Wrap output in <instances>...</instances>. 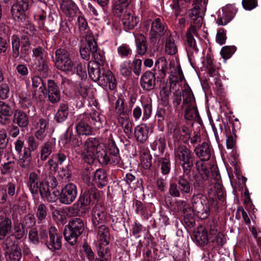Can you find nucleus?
I'll list each match as a JSON object with an SVG mask.
<instances>
[{
  "label": "nucleus",
  "instance_id": "f257e3e1",
  "mask_svg": "<svg viewBox=\"0 0 261 261\" xmlns=\"http://www.w3.org/2000/svg\"><path fill=\"white\" fill-rule=\"evenodd\" d=\"M194 5L189 14L191 23L193 25H191L186 33L185 46L188 56H193L198 52L194 35H197L196 28L201 26L203 19L200 15V11L205 8L204 3L201 0H195Z\"/></svg>",
  "mask_w": 261,
  "mask_h": 261
},
{
  "label": "nucleus",
  "instance_id": "f03ea898",
  "mask_svg": "<svg viewBox=\"0 0 261 261\" xmlns=\"http://www.w3.org/2000/svg\"><path fill=\"white\" fill-rule=\"evenodd\" d=\"M192 206L187 201L180 200L176 202L177 206L185 215L194 212L201 219L208 218L210 214L209 201L201 193H194L191 198Z\"/></svg>",
  "mask_w": 261,
  "mask_h": 261
},
{
  "label": "nucleus",
  "instance_id": "7ed1b4c3",
  "mask_svg": "<svg viewBox=\"0 0 261 261\" xmlns=\"http://www.w3.org/2000/svg\"><path fill=\"white\" fill-rule=\"evenodd\" d=\"M155 67L158 69V76L157 79L160 81H162L164 79L167 73H170V75L169 79H167L166 83L165 86L167 84L169 87L170 85V80L172 77H178L179 75H182V79L180 81L176 82V86L179 82L182 81L184 79V74L181 69L179 65H175V62L174 60H171L168 65V62L165 57H162L159 58L155 62Z\"/></svg>",
  "mask_w": 261,
  "mask_h": 261
},
{
  "label": "nucleus",
  "instance_id": "20e7f679",
  "mask_svg": "<svg viewBox=\"0 0 261 261\" xmlns=\"http://www.w3.org/2000/svg\"><path fill=\"white\" fill-rule=\"evenodd\" d=\"M182 79L181 75H178V77H173L170 80V85L168 87L167 84L163 86L160 91L161 102L163 107H159L155 114V117L158 122H162L167 119L170 114L169 108L168 107L169 102V96L172 89L176 87V82L180 81Z\"/></svg>",
  "mask_w": 261,
  "mask_h": 261
},
{
  "label": "nucleus",
  "instance_id": "39448f33",
  "mask_svg": "<svg viewBox=\"0 0 261 261\" xmlns=\"http://www.w3.org/2000/svg\"><path fill=\"white\" fill-rule=\"evenodd\" d=\"M174 159L181 165L185 173H188L194 165V155L192 151L187 146L177 144L174 148Z\"/></svg>",
  "mask_w": 261,
  "mask_h": 261
},
{
  "label": "nucleus",
  "instance_id": "423d86ee",
  "mask_svg": "<svg viewBox=\"0 0 261 261\" xmlns=\"http://www.w3.org/2000/svg\"><path fill=\"white\" fill-rule=\"evenodd\" d=\"M84 229L85 223L82 219L77 218L71 219L64 228L65 240L71 245L75 244L78 238L83 233Z\"/></svg>",
  "mask_w": 261,
  "mask_h": 261
},
{
  "label": "nucleus",
  "instance_id": "0eeeda50",
  "mask_svg": "<svg viewBox=\"0 0 261 261\" xmlns=\"http://www.w3.org/2000/svg\"><path fill=\"white\" fill-rule=\"evenodd\" d=\"M120 160L119 149L114 141L109 138L108 150L103 149L98 153V161L102 165L116 166L119 164Z\"/></svg>",
  "mask_w": 261,
  "mask_h": 261
},
{
  "label": "nucleus",
  "instance_id": "6e6552de",
  "mask_svg": "<svg viewBox=\"0 0 261 261\" xmlns=\"http://www.w3.org/2000/svg\"><path fill=\"white\" fill-rule=\"evenodd\" d=\"M181 109L184 110V116L187 120H192L198 116V113L196 107L195 99L190 88H186L182 90V103Z\"/></svg>",
  "mask_w": 261,
  "mask_h": 261
},
{
  "label": "nucleus",
  "instance_id": "1a4fd4ad",
  "mask_svg": "<svg viewBox=\"0 0 261 261\" xmlns=\"http://www.w3.org/2000/svg\"><path fill=\"white\" fill-rule=\"evenodd\" d=\"M99 139L96 137H90L84 143L83 156L86 162L92 163L95 159L98 160V153L102 150Z\"/></svg>",
  "mask_w": 261,
  "mask_h": 261
},
{
  "label": "nucleus",
  "instance_id": "9d476101",
  "mask_svg": "<svg viewBox=\"0 0 261 261\" xmlns=\"http://www.w3.org/2000/svg\"><path fill=\"white\" fill-rule=\"evenodd\" d=\"M150 24H151V29L149 35L151 42L160 39L164 35L167 36L168 33H171L168 30L167 27L162 18L159 17L153 20L149 19L145 22L144 25L147 27Z\"/></svg>",
  "mask_w": 261,
  "mask_h": 261
},
{
  "label": "nucleus",
  "instance_id": "9b49d317",
  "mask_svg": "<svg viewBox=\"0 0 261 261\" xmlns=\"http://www.w3.org/2000/svg\"><path fill=\"white\" fill-rule=\"evenodd\" d=\"M192 191L190 181L184 176H179L177 179V184L170 183L169 187V193L173 197H179L181 195L184 196Z\"/></svg>",
  "mask_w": 261,
  "mask_h": 261
},
{
  "label": "nucleus",
  "instance_id": "f8f14e48",
  "mask_svg": "<svg viewBox=\"0 0 261 261\" xmlns=\"http://www.w3.org/2000/svg\"><path fill=\"white\" fill-rule=\"evenodd\" d=\"M56 65L58 69L63 71H71L73 63L71 61L68 51L63 48L58 49L56 53Z\"/></svg>",
  "mask_w": 261,
  "mask_h": 261
},
{
  "label": "nucleus",
  "instance_id": "ddd939ff",
  "mask_svg": "<svg viewBox=\"0 0 261 261\" xmlns=\"http://www.w3.org/2000/svg\"><path fill=\"white\" fill-rule=\"evenodd\" d=\"M4 248L6 250L7 258L9 261H19L21 252L17 241H12L10 237H7L3 242Z\"/></svg>",
  "mask_w": 261,
  "mask_h": 261
},
{
  "label": "nucleus",
  "instance_id": "4468645a",
  "mask_svg": "<svg viewBox=\"0 0 261 261\" xmlns=\"http://www.w3.org/2000/svg\"><path fill=\"white\" fill-rule=\"evenodd\" d=\"M75 129L79 135L89 136L92 134L93 128L90 125L89 114L84 113L77 116Z\"/></svg>",
  "mask_w": 261,
  "mask_h": 261
},
{
  "label": "nucleus",
  "instance_id": "2eb2a0df",
  "mask_svg": "<svg viewBox=\"0 0 261 261\" xmlns=\"http://www.w3.org/2000/svg\"><path fill=\"white\" fill-rule=\"evenodd\" d=\"M77 195L76 186L72 183L67 184L61 190L59 201L62 204H70L74 201Z\"/></svg>",
  "mask_w": 261,
  "mask_h": 261
},
{
  "label": "nucleus",
  "instance_id": "dca6fc26",
  "mask_svg": "<svg viewBox=\"0 0 261 261\" xmlns=\"http://www.w3.org/2000/svg\"><path fill=\"white\" fill-rule=\"evenodd\" d=\"M48 239L45 242L46 246L52 252L59 250L62 247V236L55 227L51 226L48 229Z\"/></svg>",
  "mask_w": 261,
  "mask_h": 261
},
{
  "label": "nucleus",
  "instance_id": "f3484780",
  "mask_svg": "<svg viewBox=\"0 0 261 261\" xmlns=\"http://www.w3.org/2000/svg\"><path fill=\"white\" fill-rule=\"evenodd\" d=\"M11 7V13L14 18L18 21L25 19V12L29 9V0H15Z\"/></svg>",
  "mask_w": 261,
  "mask_h": 261
},
{
  "label": "nucleus",
  "instance_id": "a211bd4d",
  "mask_svg": "<svg viewBox=\"0 0 261 261\" xmlns=\"http://www.w3.org/2000/svg\"><path fill=\"white\" fill-rule=\"evenodd\" d=\"M107 213L101 203H96L92 210V222L94 226L103 224L107 221Z\"/></svg>",
  "mask_w": 261,
  "mask_h": 261
},
{
  "label": "nucleus",
  "instance_id": "6ab92c4d",
  "mask_svg": "<svg viewBox=\"0 0 261 261\" xmlns=\"http://www.w3.org/2000/svg\"><path fill=\"white\" fill-rule=\"evenodd\" d=\"M194 151L201 161L210 160L214 154V150L211 144L207 142H204L201 144L197 145L194 149Z\"/></svg>",
  "mask_w": 261,
  "mask_h": 261
},
{
  "label": "nucleus",
  "instance_id": "aec40b11",
  "mask_svg": "<svg viewBox=\"0 0 261 261\" xmlns=\"http://www.w3.org/2000/svg\"><path fill=\"white\" fill-rule=\"evenodd\" d=\"M48 100L52 104L59 102L61 99V92L57 84L53 80H48L47 83Z\"/></svg>",
  "mask_w": 261,
  "mask_h": 261
},
{
  "label": "nucleus",
  "instance_id": "412c9836",
  "mask_svg": "<svg viewBox=\"0 0 261 261\" xmlns=\"http://www.w3.org/2000/svg\"><path fill=\"white\" fill-rule=\"evenodd\" d=\"M98 84L105 88L113 90L117 85L116 81L112 72L109 70H103Z\"/></svg>",
  "mask_w": 261,
  "mask_h": 261
},
{
  "label": "nucleus",
  "instance_id": "4be33fe9",
  "mask_svg": "<svg viewBox=\"0 0 261 261\" xmlns=\"http://www.w3.org/2000/svg\"><path fill=\"white\" fill-rule=\"evenodd\" d=\"M48 124V120L43 118H39L35 122L34 135L38 141H43L47 136L46 130Z\"/></svg>",
  "mask_w": 261,
  "mask_h": 261
},
{
  "label": "nucleus",
  "instance_id": "5701e85b",
  "mask_svg": "<svg viewBox=\"0 0 261 261\" xmlns=\"http://www.w3.org/2000/svg\"><path fill=\"white\" fill-rule=\"evenodd\" d=\"M143 112L142 109L139 106H137L133 110V115L136 121L138 120L142 116L143 121L147 120L152 113V105L151 103H144L142 104Z\"/></svg>",
  "mask_w": 261,
  "mask_h": 261
},
{
  "label": "nucleus",
  "instance_id": "b1692460",
  "mask_svg": "<svg viewBox=\"0 0 261 261\" xmlns=\"http://www.w3.org/2000/svg\"><path fill=\"white\" fill-rule=\"evenodd\" d=\"M222 14L217 20V23L219 25H224L228 23L235 15L237 10L231 5H227L222 9Z\"/></svg>",
  "mask_w": 261,
  "mask_h": 261
},
{
  "label": "nucleus",
  "instance_id": "393cba45",
  "mask_svg": "<svg viewBox=\"0 0 261 261\" xmlns=\"http://www.w3.org/2000/svg\"><path fill=\"white\" fill-rule=\"evenodd\" d=\"M155 74L151 71H146L141 76L140 84L142 89L146 91H150L154 88L155 85Z\"/></svg>",
  "mask_w": 261,
  "mask_h": 261
},
{
  "label": "nucleus",
  "instance_id": "a878e982",
  "mask_svg": "<svg viewBox=\"0 0 261 261\" xmlns=\"http://www.w3.org/2000/svg\"><path fill=\"white\" fill-rule=\"evenodd\" d=\"M118 124L122 128L125 135L130 139L133 135V122L128 115L117 116Z\"/></svg>",
  "mask_w": 261,
  "mask_h": 261
},
{
  "label": "nucleus",
  "instance_id": "bb28decb",
  "mask_svg": "<svg viewBox=\"0 0 261 261\" xmlns=\"http://www.w3.org/2000/svg\"><path fill=\"white\" fill-rule=\"evenodd\" d=\"M97 233V238L99 243L108 245L110 242V233L109 228L105 224L94 226Z\"/></svg>",
  "mask_w": 261,
  "mask_h": 261
},
{
  "label": "nucleus",
  "instance_id": "cd10ccee",
  "mask_svg": "<svg viewBox=\"0 0 261 261\" xmlns=\"http://www.w3.org/2000/svg\"><path fill=\"white\" fill-rule=\"evenodd\" d=\"M56 148V143L54 140H50L44 143L40 147V160L42 161H46L55 151Z\"/></svg>",
  "mask_w": 261,
  "mask_h": 261
},
{
  "label": "nucleus",
  "instance_id": "c85d7f7f",
  "mask_svg": "<svg viewBox=\"0 0 261 261\" xmlns=\"http://www.w3.org/2000/svg\"><path fill=\"white\" fill-rule=\"evenodd\" d=\"M41 181L39 175L36 172H32L30 173L27 181V185L32 194H38L39 193V186Z\"/></svg>",
  "mask_w": 261,
  "mask_h": 261
},
{
  "label": "nucleus",
  "instance_id": "c756f323",
  "mask_svg": "<svg viewBox=\"0 0 261 261\" xmlns=\"http://www.w3.org/2000/svg\"><path fill=\"white\" fill-rule=\"evenodd\" d=\"M100 65L97 63L90 61L88 64V71L90 77L94 82H96L99 80L105 69Z\"/></svg>",
  "mask_w": 261,
  "mask_h": 261
},
{
  "label": "nucleus",
  "instance_id": "7c9ffc66",
  "mask_svg": "<svg viewBox=\"0 0 261 261\" xmlns=\"http://www.w3.org/2000/svg\"><path fill=\"white\" fill-rule=\"evenodd\" d=\"M87 44H82L80 47V54L81 57L85 60H89L90 59V55L92 54L91 42L92 43H96L93 37L91 36H87L86 37Z\"/></svg>",
  "mask_w": 261,
  "mask_h": 261
},
{
  "label": "nucleus",
  "instance_id": "2f4dec72",
  "mask_svg": "<svg viewBox=\"0 0 261 261\" xmlns=\"http://www.w3.org/2000/svg\"><path fill=\"white\" fill-rule=\"evenodd\" d=\"M69 115V105L68 102H62L59 105L55 115V119L58 123L65 121Z\"/></svg>",
  "mask_w": 261,
  "mask_h": 261
},
{
  "label": "nucleus",
  "instance_id": "473e14b6",
  "mask_svg": "<svg viewBox=\"0 0 261 261\" xmlns=\"http://www.w3.org/2000/svg\"><path fill=\"white\" fill-rule=\"evenodd\" d=\"M122 21L125 30L128 31L134 29L137 25L139 18L130 12L126 11L123 14Z\"/></svg>",
  "mask_w": 261,
  "mask_h": 261
},
{
  "label": "nucleus",
  "instance_id": "72a5a7b5",
  "mask_svg": "<svg viewBox=\"0 0 261 261\" xmlns=\"http://www.w3.org/2000/svg\"><path fill=\"white\" fill-rule=\"evenodd\" d=\"M13 122L20 127H26L29 123V119L27 114L20 110L14 111Z\"/></svg>",
  "mask_w": 261,
  "mask_h": 261
},
{
  "label": "nucleus",
  "instance_id": "f704fd0d",
  "mask_svg": "<svg viewBox=\"0 0 261 261\" xmlns=\"http://www.w3.org/2000/svg\"><path fill=\"white\" fill-rule=\"evenodd\" d=\"M12 221L8 217H5L0 221V241L5 240L12 230Z\"/></svg>",
  "mask_w": 261,
  "mask_h": 261
},
{
  "label": "nucleus",
  "instance_id": "c9c22d12",
  "mask_svg": "<svg viewBox=\"0 0 261 261\" xmlns=\"http://www.w3.org/2000/svg\"><path fill=\"white\" fill-rule=\"evenodd\" d=\"M134 135L136 140L141 143L145 142L148 138V129L143 124H140L135 127Z\"/></svg>",
  "mask_w": 261,
  "mask_h": 261
},
{
  "label": "nucleus",
  "instance_id": "e433bc0d",
  "mask_svg": "<svg viewBox=\"0 0 261 261\" xmlns=\"http://www.w3.org/2000/svg\"><path fill=\"white\" fill-rule=\"evenodd\" d=\"M18 164L20 167L24 169H29L33 166L32 153L27 149H23V153L20 155Z\"/></svg>",
  "mask_w": 261,
  "mask_h": 261
},
{
  "label": "nucleus",
  "instance_id": "4c0bfd02",
  "mask_svg": "<svg viewBox=\"0 0 261 261\" xmlns=\"http://www.w3.org/2000/svg\"><path fill=\"white\" fill-rule=\"evenodd\" d=\"M39 188V193H40L43 199L51 202L56 201L57 199V196H52L51 193L52 190L45 182L42 181L41 182H40Z\"/></svg>",
  "mask_w": 261,
  "mask_h": 261
},
{
  "label": "nucleus",
  "instance_id": "58836bf2",
  "mask_svg": "<svg viewBox=\"0 0 261 261\" xmlns=\"http://www.w3.org/2000/svg\"><path fill=\"white\" fill-rule=\"evenodd\" d=\"M135 42L137 54L141 56L144 55L148 48L145 37L142 34H138L135 36Z\"/></svg>",
  "mask_w": 261,
  "mask_h": 261
},
{
  "label": "nucleus",
  "instance_id": "ea45409f",
  "mask_svg": "<svg viewBox=\"0 0 261 261\" xmlns=\"http://www.w3.org/2000/svg\"><path fill=\"white\" fill-rule=\"evenodd\" d=\"M165 51L169 55H174L177 53V46L171 33H168L166 36Z\"/></svg>",
  "mask_w": 261,
  "mask_h": 261
},
{
  "label": "nucleus",
  "instance_id": "a19ab883",
  "mask_svg": "<svg viewBox=\"0 0 261 261\" xmlns=\"http://www.w3.org/2000/svg\"><path fill=\"white\" fill-rule=\"evenodd\" d=\"M61 9L66 16L71 18L76 15L77 11L75 4L71 1L63 2L61 6Z\"/></svg>",
  "mask_w": 261,
  "mask_h": 261
},
{
  "label": "nucleus",
  "instance_id": "79ce46f5",
  "mask_svg": "<svg viewBox=\"0 0 261 261\" xmlns=\"http://www.w3.org/2000/svg\"><path fill=\"white\" fill-rule=\"evenodd\" d=\"M97 198L96 193L93 191H85L81 195L77 201L82 203L90 207L91 202L92 199Z\"/></svg>",
  "mask_w": 261,
  "mask_h": 261
},
{
  "label": "nucleus",
  "instance_id": "37998d69",
  "mask_svg": "<svg viewBox=\"0 0 261 261\" xmlns=\"http://www.w3.org/2000/svg\"><path fill=\"white\" fill-rule=\"evenodd\" d=\"M115 109L117 116L128 115L129 110L124 103V99L119 97L115 102Z\"/></svg>",
  "mask_w": 261,
  "mask_h": 261
},
{
  "label": "nucleus",
  "instance_id": "c03bdc74",
  "mask_svg": "<svg viewBox=\"0 0 261 261\" xmlns=\"http://www.w3.org/2000/svg\"><path fill=\"white\" fill-rule=\"evenodd\" d=\"M195 165L202 179L204 181L207 180L210 177V171L207 164L203 163V161H199L196 163Z\"/></svg>",
  "mask_w": 261,
  "mask_h": 261
},
{
  "label": "nucleus",
  "instance_id": "a18cd8bd",
  "mask_svg": "<svg viewBox=\"0 0 261 261\" xmlns=\"http://www.w3.org/2000/svg\"><path fill=\"white\" fill-rule=\"evenodd\" d=\"M159 163L161 166L162 174L164 175L168 174L170 172L171 169L170 155L166 154L164 157L160 158Z\"/></svg>",
  "mask_w": 261,
  "mask_h": 261
},
{
  "label": "nucleus",
  "instance_id": "49530a36",
  "mask_svg": "<svg viewBox=\"0 0 261 261\" xmlns=\"http://www.w3.org/2000/svg\"><path fill=\"white\" fill-rule=\"evenodd\" d=\"M36 68L38 72L43 77H46L48 76L49 73V67L48 62L45 59L42 60H38L35 61Z\"/></svg>",
  "mask_w": 261,
  "mask_h": 261
},
{
  "label": "nucleus",
  "instance_id": "de8ad7c7",
  "mask_svg": "<svg viewBox=\"0 0 261 261\" xmlns=\"http://www.w3.org/2000/svg\"><path fill=\"white\" fill-rule=\"evenodd\" d=\"M47 214V208L43 203H40L37 206L36 213L38 223H44L46 220Z\"/></svg>",
  "mask_w": 261,
  "mask_h": 261
},
{
  "label": "nucleus",
  "instance_id": "09e8293b",
  "mask_svg": "<svg viewBox=\"0 0 261 261\" xmlns=\"http://www.w3.org/2000/svg\"><path fill=\"white\" fill-rule=\"evenodd\" d=\"M94 180L99 187L104 186L107 181V176L105 171L101 169L96 170L94 175Z\"/></svg>",
  "mask_w": 261,
  "mask_h": 261
},
{
  "label": "nucleus",
  "instance_id": "8fccbe9b",
  "mask_svg": "<svg viewBox=\"0 0 261 261\" xmlns=\"http://www.w3.org/2000/svg\"><path fill=\"white\" fill-rule=\"evenodd\" d=\"M91 45H92V56L94 61L93 62L103 66L105 63V57L100 54V51L98 50V47L96 43H92L91 42Z\"/></svg>",
  "mask_w": 261,
  "mask_h": 261
},
{
  "label": "nucleus",
  "instance_id": "3c124183",
  "mask_svg": "<svg viewBox=\"0 0 261 261\" xmlns=\"http://www.w3.org/2000/svg\"><path fill=\"white\" fill-rule=\"evenodd\" d=\"M12 56L14 59H16L20 55L19 48L20 42L19 38L16 35H13L11 38Z\"/></svg>",
  "mask_w": 261,
  "mask_h": 261
},
{
  "label": "nucleus",
  "instance_id": "603ef678",
  "mask_svg": "<svg viewBox=\"0 0 261 261\" xmlns=\"http://www.w3.org/2000/svg\"><path fill=\"white\" fill-rule=\"evenodd\" d=\"M212 176L213 177V179L215 180V182H213L214 184V188L216 191V194H219V193L223 192L222 187L221 185V181L219 180L220 178L219 173L218 171L217 170L216 168H212L211 170Z\"/></svg>",
  "mask_w": 261,
  "mask_h": 261
},
{
  "label": "nucleus",
  "instance_id": "864d4df0",
  "mask_svg": "<svg viewBox=\"0 0 261 261\" xmlns=\"http://www.w3.org/2000/svg\"><path fill=\"white\" fill-rule=\"evenodd\" d=\"M19 103L21 108L26 109L32 106V102L30 96L25 92H21L19 93Z\"/></svg>",
  "mask_w": 261,
  "mask_h": 261
},
{
  "label": "nucleus",
  "instance_id": "5fc2aeb1",
  "mask_svg": "<svg viewBox=\"0 0 261 261\" xmlns=\"http://www.w3.org/2000/svg\"><path fill=\"white\" fill-rule=\"evenodd\" d=\"M15 163L14 161H10L2 164L0 167L1 173L2 175H11L15 168Z\"/></svg>",
  "mask_w": 261,
  "mask_h": 261
},
{
  "label": "nucleus",
  "instance_id": "6e6d98bb",
  "mask_svg": "<svg viewBox=\"0 0 261 261\" xmlns=\"http://www.w3.org/2000/svg\"><path fill=\"white\" fill-rule=\"evenodd\" d=\"M34 136H30L27 139L28 147H24V150H28L30 152L37 150L40 145L39 142Z\"/></svg>",
  "mask_w": 261,
  "mask_h": 261
},
{
  "label": "nucleus",
  "instance_id": "4d7b16f0",
  "mask_svg": "<svg viewBox=\"0 0 261 261\" xmlns=\"http://www.w3.org/2000/svg\"><path fill=\"white\" fill-rule=\"evenodd\" d=\"M32 87L36 90L39 87L42 93H44V90L46 89V84L43 80L38 75H34L32 77Z\"/></svg>",
  "mask_w": 261,
  "mask_h": 261
},
{
  "label": "nucleus",
  "instance_id": "13d9d810",
  "mask_svg": "<svg viewBox=\"0 0 261 261\" xmlns=\"http://www.w3.org/2000/svg\"><path fill=\"white\" fill-rule=\"evenodd\" d=\"M181 96H182V93L178 91H176L173 93L172 96V103L173 108L176 111H179L181 109Z\"/></svg>",
  "mask_w": 261,
  "mask_h": 261
},
{
  "label": "nucleus",
  "instance_id": "bf43d9fd",
  "mask_svg": "<svg viewBox=\"0 0 261 261\" xmlns=\"http://www.w3.org/2000/svg\"><path fill=\"white\" fill-rule=\"evenodd\" d=\"M24 227H22V225L20 226V224L14 225V232L8 236V237H10L11 240H13V239L14 238L16 240H20L21 239L24 235Z\"/></svg>",
  "mask_w": 261,
  "mask_h": 261
},
{
  "label": "nucleus",
  "instance_id": "052dcab7",
  "mask_svg": "<svg viewBox=\"0 0 261 261\" xmlns=\"http://www.w3.org/2000/svg\"><path fill=\"white\" fill-rule=\"evenodd\" d=\"M36 224V219L33 214H29L23 219L21 222L22 227L29 228Z\"/></svg>",
  "mask_w": 261,
  "mask_h": 261
},
{
  "label": "nucleus",
  "instance_id": "680f3d73",
  "mask_svg": "<svg viewBox=\"0 0 261 261\" xmlns=\"http://www.w3.org/2000/svg\"><path fill=\"white\" fill-rule=\"evenodd\" d=\"M73 206L75 207L76 215L79 216H84L88 213L90 208V206L86 204L80 203L78 201L74 204Z\"/></svg>",
  "mask_w": 261,
  "mask_h": 261
},
{
  "label": "nucleus",
  "instance_id": "e2e57ef3",
  "mask_svg": "<svg viewBox=\"0 0 261 261\" xmlns=\"http://www.w3.org/2000/svg\"><path fill=\"white\" fill-rule=\"evenodd\" d=\"M32 57L36 61L45 59V51L42 47L38 46L32 49Z\"/></svg>",
  "mask_w": 261,
  "mask_h": 261
},
{
  "label": "nucleus",
  "instance_id": "0e129e2a",
  "mask_svg": "<svg viewBox=\"0 0 261 261\" xmlns=\"http://www.w3.org/2000/svg\"><path fill=\"white\" fill-rule=\"evenodd\" d=\"M130 2V0H118L115 5L114 10L115 13H122Z\"/></svg>",
  "mask_w": 261,
  "mask_h": 261
},
{
  "label": "nucleus",
  "instance_id": "69168bd1",
  "mask_svg": "<svg viewBox=\"0 0 261 261\" xmlns=\"http://www.w3.org/2000/svg\"><path fill=\"white\" fill-rule=\"evenodd\" d=\"M89 116L90 117V123H91L90 120H91L93 124L96 127L99 128L102 126L101 118L98 112L94 111V112L89 114Z\"/></svg>",
  "mask_w": 261,
  "mask_h": 261
},
{
  "label": "nucleus",
  "instance_id": "338daca9",
  "mask_svg": "<svg viewBox=\"0 0 261 261\" xmlns=\"http://www.w3.org/2000/svg\"><path fill=\"white\" fill-rule=\"evenodd\" d=\"M151 156L147 153H144L141 155V163L144 169H149L151 166Z\"/></svg>",
  "mask_w": 261,
  "mask_h": 261
},
{
  "label": "nucleus",
  "instance_id": "774afa93",
  "mask_svg": "<svg viewBox=\"0 0 261 261\" xmlns=\"http://www.w3.org/2000/svg\"><path fill=\"white\" fill-rule=\"evenodd\" d=\"M235 48L233 46H225L222 48L221 55L222 57L225 59H229L234 53Z\"/></svg>",
  "mask_w": 261,
  "mask_h": 261
}]
</instances>
